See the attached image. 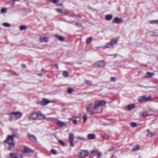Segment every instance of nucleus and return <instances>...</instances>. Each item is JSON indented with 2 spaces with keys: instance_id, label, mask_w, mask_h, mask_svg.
<instances>
[{
  "instance_id": "48",
  "label": "nucleus",
  "mask_w": 158,
  "mask_h": 158,
  "mask_svg": "<svg viewBox=\"0 0 158 158\" xmlns=\"http://www.w3.org/2000/svg\"><path fill=\"white\" fill-rule=\"evenodd\" d=\"M111 80L112 81H115V79L114 77H111Z\"/></svg>"
},
{
  "instance_id": "49",
  "label": "nucleus",
  "mask_w": 158,
  "mask_h": 158,
  "mask_svg": "<svg viewBox=\"0 0 158 158\" xmlns=\"http://www.w3.org/2000/svg\"><path fill=\"white\" fill-rule=\"evenodd\" d=\"M52 66L56 67L57 69H58V65L57 64H55L52 65Z\"/></svg>"
},
{
  "instance_id": "8",
  "label": "nucleus",
  "mask_w": 158,
  "mask_h": 158,
  "mask_svg": "<svg viewBox=\"0 0 158 158\" xmlns=\"http://www.w3.org/2000/svg\"><path fill=\"white\" fill-rule=\"evenodd\" d=\"M88 155V152L87 151L83 150L80 152L79 154V157H84L87 156Z\"/></svg>"
},
{
  "instance_id": "15",
  "label": "nucleus",
  "mask_w": 158,
  "mask_h": 158,
  "mask_svg": "<svg viewBox=\"0 0 158 158\" xmlns=\"http://www.w3.org/2000/svg\"><path fill=\"white\" fill-rule=\"evenodd\" d=\"M33 151L31 149H30L27 147H24V150L23 151L24 153H29L30 152H33Z\"/></svg>"
},
{
  "instance_id": "2",
  "label": "nucleus",
  "mask_w": 158,
  "mask_h": 158,
  "mask_svg": "<svg viewBox=\"0 0 158 158\" xmlns=\"http://www.w3.org/2000/svg\"><path fill=\"white\" fill-rule=\"evenodd\" d=\"M41 118L42 119L45 118L44 115L42 114L40 112L37 113H33L29 116L28 118L30 120H33L36 119H38L39 118Z\"/></svg>"
},
{
  "instance_id": "56",
  "label": "nucleus",
  "mask_w": 158,
  "mask_h": 158,
  "mask_svg": "<svg viewBox=\"0 0 158 158\" xmlns=\"http://www.w3.org/2000/svg\"><path fill=\"white\" fill-rule=\"evenodd\" d=\"M69 119L70 120H72V119L71 118H70Z\"/></svg>"
},
{
  "instance_id": "54",
  "label": "nucleus",
  "mask_w": 158,
  "mask_h": 158,
  "mask_svg": "<svg viewBox=\"0 0 158 158\" xmlns=\"http://www.w3.org/2000/svg\"><path fill=\"white\" fill-rule=\"evenodd\" d=\"M38 75L39 76H41L42 75V73H41L40 74H38Z\"/></svg>"
},
{
  "instance_id": "24",
  "label": "nucleus",
  "mask_w": 158,
  "mask_h": 158,
  "mask_svg": "<svg viewBox=\"0 0 158 158\" xmlns=\"http://www.w3.org/2000/svg\"><path fill=\"white\" fill-rule=\"evenodd\" d=\"M63 15H69L70 17H73L74 16L73 15H70L69 12L68 11H65L62 13Z\"/></svg>"
},
{
  "instance_id": "7",
  "label": "nucleus",
  "mask_w": 158,
  "mask_h": 158,
  "mask_svg": "<svg viewBox=\"0 0 158 158\" xmlns=\"http://www.w3.org/2000/svg\"><path fill=\"white\" fill-rule=\"evenodd\" d=\"M86 110L87 113L90 114H92L94 113L93 110V108L92 104H89L87 106Z\"/></svg>"
},
{
  "instance_id": "21",
  "label": "nucleus",
  "mask_w": 158,
  "mask_h": 158,
  "mask_svg": "<svg viewBox=\"0 0 158 158\" xmlns=\"http://www.w3.org/2000/svg\"><path fill=\"white\" fill-rule=\"evenodd\" d=\"M135 106L134 104H131L129 105L127 107V109L129 110H131L135 108Z\"/></svg>"
},
{
  "instance_id": "10",
  "label": "nucleus",
  "mask_w": 158,
  "mask_h": 158,
  "mask_svg": "<svg viewBox=\"0 0 158 158\" xmlns=\"http://www.w3.org/2000/svg\"><path fill=\"white\" fill-rule=\"evenodd\" d=\"M11 115H13L15 116V119L20 118L22 116V113L19 112H12L10 113Z\"/></svg>"
},
{
  "instance_id": "31",
  "label": "nucleus",
  "mask_w": 158,
  "mask_h": 158,
  "mask_svg": "<svg viewBox=\"0 0 158 158\" xmlns=\"http://www.w3.org/2000/svg\"><path fill=\"white\" fill-rule=\"evenodd\" d=\"M92 40V39L91 37H90L88 38L86 41V43L87 44H89Z\"/></svg>"
},
{
  "instance_id": "38",
  "label": "nucleus",
  "mask_w": 158,
  "mask_h": 158,
  "mask_svg": "<svg viewBox=\"0 0 158 158\" xmlns=\"http://www.w3.org/2000/svg\"><path fill=\"white\" fill-rule=\"evenodd\" d=\"M150 23L152 24H158V20L152 21Z\"/></svg>"
},
{
  "instance_id": "39",
  "label": "nucleus",
  "mask_w": 158,
  "mask_h": 158,
  "mask_svg": "<svg viewBox=\"0 0 158 158\" xmlns=\"http://www.w3.org/2000/svg\"><path fill=\"white\" fill-rule=\"evenodd\" d=\"M85 82L86 84L89 85H91L92 84L91 82L89 80H86L85 81Z\"/></svg>"
},
{
  "instance_id": "43",
  "label": "nucleus",
  "mask_w": 158,
  "mask_h": 158,
  "mask_svg": "<svg viewBox=\"0 0 158 158\" xmlns=\"http://www.w3.org/2000/svg\"><path fill=\"white\" fill-rule=\"evenodd\" d=\"M148 115H148V114H145L144 113H142L141 114V116L143 117H145L148 116Z\"/></svg>"
},
{
  "instance_id": "35",
  "label": "nucleus",
  "mask_w": 158,
  "mask_h": 158,
  "mask_svg": "<svg viewBox=\"0 0 158 158\" xmlns=\"http://www.w3.org/2000/svg\"><path fill=\"white\" fill-rule=\"evenodd\" d=\"M131 126L132 127H135L137 126V125L136 123L135 122H131L130 123Z\"/></svg>"
},
{
  "instance_id": "12",
  "label": "nucleus",
  "mask_w": 158,
  "mask_h": 158,
  "mask_svg": "<svg viewBox=\"0 0 158 158\" xmlns=\"http://www.w3.org/2000/svg\"><path fill=\"white\" fill-rule=\"evenodd\" d=\"M123 22V21L122 19L118 17H115L113 19L112 23H120Z\"/></svg>"
},
{
  "instance_id": "28",
  "label": "nucleus",
  "mask_w": 158,
  "mask_h": 158,
  "mask_svg": "<svg viewBox=\"0 0 158 158\" xmlns=\"http://www.w3.org/2000/svg\"><path fill=\"white\" fill-rule=\"evenodd\" d=\"M27 28V26L24 25H22L20 27V29L21 31L25 30Z\"/></svg>"
},
{
  "instance_id": "18",
  "label": "nucleus",
  "mask_w": 158,
  "mask_h": 158,
  "mask_svg": "<svg viewBox=\"0 0 158 158\" xmlns=\"http://www.w3.org/2000/svg\"><path fill=\"white\" fill-rule=\"evenodd\" d=\"M87 138L90 140L94 139L96 138V135L94 134H89L87 135Z\"/></svg>"
},
{
  "instance_id": "22",
  "label": "nucleus",
  "mask_w": 158,
  "mask_h": 158,
  "mask_svg": "<svg viewBox=\"0 0 158 158\" xmlns=\"http://www.w3.org/2000/svg\"><path fill=\"white\" fill-rule=\"evenodd\" d=\"M29 138L33 142H36L37 139L35 136L33 135H30Z\"/></svg>"
},
{
  "instance_id": "37",
  "label": "nucleus",
  "mask_w": 158,
  "mask_h": 158,
  "mask_svg": "<svg viewBox=\"0 0 158 158\" xmlns=\"http://www.w3.org/2000/svg\"><path fill=\"white\" fill-rule=\"evenodd\" d=\"M7 10L6 8H3L1 10V13H4L6 12Z\"/></svg>"
},
{
  "instance_id": "1",
  "label": "nucleus",
  "mask_w": 158,
  "mask_h": 158,
  "mask_svg": "<svg viewBox=\"0 0 158 158\" xmlns=\"http://www.w3.org/2000/svg\"><path fill=\"white\" fill-rule=\"evenodd\" d=\"M15 135H9L7 137L6 139L4 141V142L7 143L9 144V149H11L15 147V143L14 142V138Z\"/></svg>"
},
{
  "instance_id": "13",
  "label": "nucleus",
  "mask_w": 158,
  "mask_h": 158,
  "mask_svg": "<svg viewBox=\"0 0 158 158\" xmlns=\"http://www.w3.org/2000/svg\"><path fill=\"white\" fill-rule=\"evenodd\" d=\"M50 102H51L50 101H48L46 99H44L42 100L40 102V103L41 105L44 106L48 104Z\"/></svg>"
},
{
  "instance_id": "11",
  "label": "nucleus",
  "mask_w": 158,
  "mask_h": 158,
  "mask_svg": "<svg viewBox=\"0 0 158 158\" xmlns=\"http://www.w3.org/2000/svg\"><path fill=\"white\" fill-rule=\"evenodd\" d=\"M94 109L96 110H98L99 109H100V110L97 111V113H100L102 111V107H101L99 104L98 102H96L95 103V105L94 106Z\"/></svg>"
},
{
  "instance_id": "36",
  "label": "nucleus",
  "mask_w": 158,
  "mask_h": 158,
  "mask_svg": "<svg viewBox=\"0 0 158 158\" xmlns=\"http://www.w3.org/2000/svg\"><path fill=\"white\" fill-rule=\"evenodd\" d=\"M59 142L61 145L62 146H64L65 145L64 142L61 140H59Z\"/></svg>"
},
{
  "instance_id": "53",
  "label": "nucleus",
  "mask_w": 158,
  "mask_h": 158,
  "mask_svg": "<svg viewBox=\"0 0 158 158\" xmlns=\"http://www.w3.org/2000/svg\"><path fill=\"white\" fill-rule=\"evenodd\" d=\"M22 67H23L26 68V65L25 64H23L22 65Z\"/></svg>"
},
{
  "instance_id": "6",
  "label": "nucleus",
  "mask_w": 158,
  "mask_h": 158,
  "mask_svg": "<svg viewBox=\"0 0 158 158\" xmlns=\"http://www.w3.org/2000/svg\"><path fill=\"white\" fill-rule=\"evenodd\" d=\"M74 136L73 135L72 133L69 134V140L70 142V145L71 147L74 146V144L73 143Z\"/></svg>"
},
{
  "instance_id": "50",
  "label": "nucleus",
  "mask_w": 158,
  "mask_h": 158,
  "mask_svg": "<svg viewBox=\"0 0 158 158\" xmlns=\"http://www.w3.org/2000/svg\"><path fill=\"white\" fill-rule=\"evenodd\" d=\"M64 64H70V65H73V63H65Z\"/></svg>"
},
{
  "instance_id": "9",
  "label": "nucleus",
  "mask_w": 158,
  "mask_h": 158,
  "mask_svg": "<svg viewBox=\"0 0 158 158\" xmlns=\"http://www.w3.org/2000/svg\"><path fill=\"white\" fill-rule=\"evenodd\" d=\"M10 156L12 158H22L23 157V156L21 154L19 153H10Z\"/></svg>"
},
{
  "instance_id": "55",
  "label": "nucleus",
  "mask_w": 158,
  "mask_h": 158,
  "mask_svg": "<svg viewBox=\"0 0 158 158\" xmlns=\"http://www.w3.org/2000/svg\"><path fill=\"white\" fill-rule=\"evenodd\" d=\"M111 150H112L111 149H109V151H111Z\"/></svg>"
},
{
  "instance_id": "47",
  "label": "nucleus",
  "mask_w": 158,
  "mask_h": 158,
  "mask_svg": "<svg viewBox=\"0 0 158 158\" xmlns=\"http://www.w3.org/2000/svg\"><path fill=\"white\" fill-rule=\"evenodd\" d=\"M41 72L42 73H46V72H47V71L44 69H42L41 70Z\"/></svg>"
},
{
  "instance_id": "42",
  "label": "nucleus",
  "mask_w": 158,
  "mask_h": 158,
  "mask_svg": "<svg viewBox=\"0 0 158 158\" xmlns=\"http://www.w3.org/2000/svg\"><path fill=\"white\" fill-rule=\"evenodd\" d=\"M50 1L54 4H56L59 2L58 0H50Z\"/></svg>"
},
{
  "instance_id": "23",
  "label": "nucleus",
  "mask_w": 158,
  "mask_h": 158,
  "mask_svg": "<svg viewBox=\"0 0 158 158\" xmlns=\"http://www.w3.org/2000/svg\"><path fill=\"white\" fill-rule=\"evenodd\" d=\"M113 16L111 15H107L105 17V19L107 21H110L112 19Z\"/></svg>"
},
{
  "instance_id": "34",
  "label": "nucleus",
  "mask_w": 158,
  "mask_h": 158,
  "mask_svg": "<svg viewBox=\"0 0 158 158\" xmlns=\"http://www.w3.org/2000/svg\"><path fill=\"white\" fill-rule=\"evenodd\" d=\"M10 115V121H12L14 119H15V116L13 115H11L10 114H9Z\"/></svg>"
},
{
  "instance_id": "33",
  "label": "nucleus",
  "mask_w": 158,
  "mask_h": 158,
  "mask_svg": "<svg viewBox=\"0 0 158 158\" xmlns=\"http://www.w3.org/2000/svg\"><path fill=\"white\" fill-rule=\"evenodd\" d=\"M77 139H80L82 141H86V139L84 137H82L79 136H78L77 137Z\"/></svg>"
},
{
  "instance_id": "27",
  "label": "nucleus",
  "mask_w": 158,
  "mask_h": 158,
  "mask_svg": "<svg viewBox=\"0 0 158 158\" xmlns=\"http://www.w3.org/2000/svg\"><path fill=\"white\" fill-rule=\"evenodd\" d=\"M147 131L148 132V133L147 135V136H150V137H152L154 135V134L151 131H150V130L149 129H148L147 130Z\"/></svg>"
},
{
  "instance_id": "20",
  "label": "nucleus",
  "mask_w": 158,
  "mask_h": 158,
  "mask_svg": "<svg viewBox=\"0 0 158 158\" xmlns=\"http://www.w3.org/2000/svg\"><path fill=\"white\" fill-rule=\"evenodd\" d=\"M57 124L60 127H62L63 126H66V124L63 122H62L60 121H58L57 122Z\"/></svg>"
},
{
  "instance_id": "29",
  "label": "nucleus",
  "mask_w": 158,
  "mask_h": 158,
  "mask_svg": "<svg viewBox=\"0 0 158 158\" xmlns=\"http://www.w3.org/2000/svg\"><path fill=\"white\" fill-rule=\"evenodd\" d=\"M63 75L64 77H67L69 76V73L68 72L66 71H64V72H63Z\"/></svg>"
},
{
  "instance_id": "30",
  "label": "nucleus",
  "mask_w": 158,
  "mask_h": 158,
  "mask_svg": "<svg viewBox=\"0 0 158 158\" xmlns=\"http://www.w3.org/2000/svg\"><path fill=\"white\" fill-rule=\"evenodd\" d=\"M3 26L6 27H9L11 26V25L7 23H3Z\"/></svg>"
},
{
  "instance_id": "51",
  "label": "nucleus",
  "mask_w": 158,
  "mask_h": 158,
  "mask_svg": "<svg viewBox=\"0 0 158 158\" xmlns=\"http://www.w3.org/2000/svg\"><path fill=\"white\" fill-rule=\"evenodd\" d=\"M110 158H117V157L114 155H112Z\"/></svg>"
},
{
  "instance_id": "19",
  "label": "nucleus",
  "mask_w": 158,
  "mask_h": 158,
  "mask_svg": "<svg viewBox=\"0 0 158 158\" xmlns=\"http://www.w3.org/2000/svg\"><path fill=\"white\" fill-rule=\"evenodd\" d=\"M154 75V73H151L150 72H148L145 74V76L144 77H150Z\"/></svg>"
},
{
  "instance_id": "5",
  "label": "nucleus",
  "mask_w": 158,
  "mask_h": 158,
  "mask_svg": "<svg viewBox=\"0 0 158 158\" xmlns=\"http://www.w3.org/2000/svg\"><path fill=\"white\" fill-rule=\"evenodd\" d=\"M101 155V154L99 152L96 150H93L92 152L91 156L93 158H99Z\"/></svg>"
},
{
  "instance_id": "26",
  "label": "nucleus",
  "mask_w": 158,
  "mask_h": 158,
  "mask_svg": "<svg viewBox=\"0 0 158 158\" xmlns=\"http://www.w3.org/2000/svg\"><path fill=\"white\" fill-rule=\"evenodd\" d=\"M97 102L100 106L104 105L106 103V102L104 101H99Z\"/></svg>"
},
{
  "instance_id": "45",
  "label": "nucleus",
  "mask_w": 158,
  "mask_h": 158,
  "mask_svg": "<svg viewBox=\"0 0 158 158\" xmlns=\"http://www.w3.org/2000/svg\"><path fill=\"white\" fill-rule=\"evenodd\" d=\"M56 10L58 12L60 13H62V10L60 9H57Z\"/></svg>"
},
{
  "instance_id": "44",
  "label": "nucleus",
  "mask_w": 158,
  "mask_h": 158,
  "mask_svg": "<svg viewBox=\"0 0 158 158\" xmlns=\"http://www.w3.org/2000/svg\"><path fill=\"white\" fill-rule=\"evenodd\" d=\"M72 91H73V89H71V88L68 89V92L69 94H71V93H72Z\"/></svg>"
},
{
  "instance_id": "40",
  "label": "nucleus",
  "mask_w": 158,
  "mask_h": 158,
  "mask_svg": "<svg viewBox=\"0 0 158 158\" xmlns=\"http://www.w3.org/2000/svg\"><path fill=\"white\" fill-rule=\"evenodd\" d=\"M51 153L54 155H56L57 154V152L54 149H52L51 150Z\"/></svg>"
},
{
  "instance_id": "17",
  "label": "nucleus",
  "mask_w": 158,
  "mask_h": 158,
  "mask_svg": "<svg viewBox=\"0 0 158 158\" xmlns=\"http://www.w3.org/2000/svg\"><path fill=\"white\" fill-rule=\"evenodd\" d=\"M105 65L104 61L101 60L98 62L97 66L99 67H103Z\"/></svg>"
},
{
  "instance_id": "32",
  "label": "nucleus",
  "mask_w": 158,
  "mask_h": 158,
  "mask_svg": "<svg viewBox=\"0 0 158 158\" xmlns=\"http://www.w3.org/2000/svg\"><path fill=\"white\" fill-rule=\"evenodd\" d=\"M139 149V147L138 145H136L135 147H134V148L132 149L133 151H136L138 150Z\"/></svg>"
},
{
  "instance_id": "25",
  "label": "nucleus",
  "mask_w": 158,
  "mask_h": 158,
  "mask_svg": "<svg viewBox=\"0 0 158 158\" xmlns=\"http://www.w3.org/2000/svg\"><path fill=\"white\" fill-rule=\"evenodd\" d=\"M101 136L102 138L105 139H108L109 138V136L106 134H102L101 135Z\"/></svg>"
},
{
  "instance_id": "46",
  "label": "nucleus",
  "mask_w": 158,
  "mask_h": 158,
  "mask_svg": "<svg viewBox=\"0 0 158 158\" xmlns=\"http://www.w3.org/2000/svg\"><path fill=\"white\" fill-rule=\"evenodd\" d=\"M77 122L76 120H73V123L74 125H76L77 124Z\"/></svg>"
},
{
  "instance_id": "4",
  "label": "nucleus",
  "mask_w": 158,
  "mask_h": 158,
  "mask_svg": "<svg viewBox=\"0 0 158 158\" xmlns=\"http://www.w3.org/2000/svg\"><path fill=\"white\" fill-rule=\"evenodd\" d=\"M153 100V99L150 96L148 97L145 96H142L139 98V102H147L148 101H151Z\"/></svg>"
},
{
  "instance_id": "41",
  "label": "nucleus",
  "mask_w": 158,
  "mask_h": 158,
  "mask_svg": "<svg viewBox=\"0 0 158 158\" xmlns=\"http://www.w3.org/2000/svg\"><path fill=\"white\" fill-rule=\"evenodd\" d=\"M83 120H84V122H85L86 121V120L87 119V118L86 115L85 114H84V115L83 116Z\"/></svg>"
},
{
  "instance_id": "52",
  "label": "nucleus",
  "mask_w": 158,
  "mask_h": 158,
  "mask_svg": "<svg viewBox=\"0 0 158 158\" xmlns=\"http://www.w3.org/2000/svg\"><path fill=\"white\" fill-rule=\"evenodd\" d=\"M75 25L78 27H79L80 26V24L79 23H75Z\"/></svg>"
},
{
  "instance_id": "16",
  "label": "nucleus",
  "mask_w": 158,
  "mask_h": 158,
  "mask_svg": "<svg viewBox=\"0 0 158 158\" xmlns=\"http://www.w3.org/2000/svg\"><path fill=\"white\" fill-rule=\"evenodd\" d=\"M54 36L57 38L59 41H64V38L62 36H61L57 35H55Z\"/></svg>"
},
{
  "instance_id": "14",
  "label": "nucleus",
  "mask_w": 158,
  "mask_h": 158,
  "mask_svg": "<svg viewBox=\"0 0 158 158\" xmlns=\"http://www.w3.org/2000/svg\"><path fill=\"white\" fill-rule=\"evenodd\" d=\"M40 41L41 43L46 42L49 41V39L47 37H41L40 39Z\"/></svg>"
},
{
  "instance_id": "3",
  "label": "nucleus",
  "mask_w": 158,
  "mask_h": 158,
  "mask_svg": "<svg viewBox=\"0 0 158 158\" xmlns=\"http://www.w3.org/2000/svg\"><path fill=\"white\" fill-rule=\"evenodd\" d=\"M118 41V39L116 38L112 40L109 43L106 44L105 46H103L102 48L103 49L110 48L113 45L117 44Z\"/></svg>"
}]
</instances>
